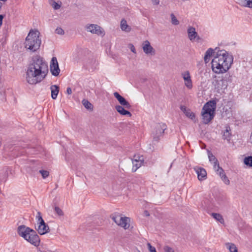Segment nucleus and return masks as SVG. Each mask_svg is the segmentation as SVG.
Wrapping results in <instances>:
<instances>
[{
    "mask_svg": "<svg viewBox=\"0 0 252 252\" xmlns=\"http://www.w3.org/2000/svg\"><path fill=\"white\" fill-rule=\"evenodd\" d=\"M163 250L164 252H174V250L168 246H164Z\"/></svg>",
    "mask_w": 252,
    "mask_h": 252,
    "instance_id": "f704fd0d",
    "label": "nucleus"
},
{
    "mask_svg": "<svg viewBox=\"0 0 252 252\" xmlns=\"http://www.w3.org/2000/svg\"><path fill=\"white\" fill-rule=\"evenodd\" d=\"M18 234L25 240L34 246H38L40 243V239L35 231L24 225L18 226Z\"/></svg>",
    "mask_w": 252,
    "mask_h": 252,
    "instance_id": "7ed1b4c3",
    "label": "nucleus"
},
{
    "mask_svg": "<svg viewBox=\"0 0 252 252\" xmlns=\"http://www.w3.org/2000/svg\"><path fill=\"white\" fill-rule=\"evenodd\" d=\"M129 46L131 51L134 53H136V50L134 46L131 44H129Z\"/></svg>",
    "mask_w": 252,
    "mask_h": 252,
    "instance_id": "58836bf2",
    "label": "nucleus"
},
{
    "mask_svg": "<svg viewBox=\"0 0 252 252\" xmlns=\"http://www.w3.org/2000/svg\"><path fill=\"white\" fill-rule=\"evenodd\" d=\"M250 139L252 141V134H251V137H250Z\"/></svg>",
    "mask_w": 252,
    "mask_h": 252,
    "instance_id": "a18cd8bd",
    "label": "nucleus"
},
{
    "mask_svg": "<svg viewBox=\"0 0 252 252\" xmlns=\"http://www.w3.org/2000/svg\"><path fill=\"white\" fill-rule=\"evenodd\" d=\"M147 246L150 252H157L156 248L153 247L150 243H148Z\"/></svg>",
    "mask_w": 252,
    "mask_h": 252,
    "instance_id": "c9c22d12",
    "label": "nucleus"
},
{
    "mask_svg": "<svg viewBox=\"0 0 252 252\" xmlns=\"http://www.w3.org/2000/svg\"><path fill=\"white\" fill-rule=\"evenodd\" d=\"M49 3L55 10L60 9L61 6V4L56 2L54 0H49Z\"/></svg>",
    "mask_w": 252,
    "mask_h": 252,
    "instance_id": "bb28decb",
    "label": "nucleus"
},
{
    "mask_svg": "<svg viewBox=\"0 0 252 252\" xmlns=\"http://www.w3.org/2000/svg\"><path fill=\"white\" fill-rule=\"evenodd\" d=\"M39 173L44 179L47 178L49 175V172L47 170H39Z\"/></svg>",
    "mask_w": 252,
    "mask_h": 252,
    "instance_id": "72a5a7b5",
    "label": "nucleus"
},
{
    "mask_svg": "<svg viewBox=\"0 0 252 252\" xmlns=\"http://www.w3.org/2000/svg\"><path fill=\"white\" fill-rule=\"evenodd\" d=\"M216 109V101L215 100H211L205 103L201 112L204 124H208L214 118Z\"/></svg>",
    "mask_w": 252,
    "mask_h": 252,
    "instance_id": "39448f33",
    "label": "nucleus"
},
{
    "mask_svg": "<svg viewBox=\"0 0 252 252\" xmlns=\"http://www.w3.org/2000/svg\"><path fill=\"white\" fill-rule=\"evenodd\" d=\"M225 245L230 252H238L237 248L234 244L227 243Z\"/></svg>",
    "mask_w": 252,
    "mask_h": 252,
    "instance_id": "b1692460",
    "label": "nucleus"
},
{
    "mask_svg": "<svg viewBox=\"0 0 252 252\" xmlns=\"http://www.w3.org/2000/svg\"><path fill=\"white\" fill-rule=\"evenodd\" d=\"M85 30L92 34L98 35H104V31L103 29L96 24H87L85 27Z\"/></svg>",
    "mask_w": 252,
    "mask_h": 252,
    "instance_id": "0eeeda50",
    "label": "nucleus"
},
{
    "mask_svg": "<svg viewBox=\"0 0 252 252\" xmlns=\"http://www.w3.org/2000/svg\"><path fill=\"white\" fill-rule=\"evenodd\" d=\"M233 61L232 56L226 51L218 50L211 62L213 71L217 74L226 72L231 67Z\"/></svg>",
    "mask_w": 252,
    "mask_h": 252,
    "instance_id": "f03ea898",
    "label": "nucleus"
},
{
    "mask_svg": "<svg viewBox=\"0 0 252 252\" xmlns=\"http://www.w3.org/2000/svg\"><path fill=\"white\" fill-rule=\"evenodd\" d=\"M48 252H51L50 251H49Z\"/></svg>",
    "mask_w": 252,
    "mask_h": 252,
    "instance_id": "de8ad7c7",
    "label": "nucleus"
},
{
    "mask_svg": "<svg viewBox=\"0 0 252 252\" xmlns=\"http://www.w3.org/2000/svg\"><path fill=\"white\" fill-rule=\"evenodd\" d=\"M50 70L52 75L57 76L60 72L57 59L56 57H53L50 65Z\"/></svg>",
    "mask_w": 252,
    "mask_h": 252,
    "instance_id": "1a4fd4ad",
    "label": "nucleus"
},
{
    "mask_svg": "<svg viewBox=\"0 0 252 252\" xmlns=\"http://www.w3.org/2000/svg\"><path fill=\"white\" fill-rule=\"evenodd\" d=\"M54 211L59 216H63L64 215L63 210L58 206L55 207Z\"/></svg>",
    "mask_w": 252,
    "mask_h": 252,
    "instance_id": "2f4dec72",
    "label": "nucleus"
},
{
    "mask_svg": "<svg viewBox=\"0 0 252 252\" xmlns=\"http://www.w3.org/2000/svg\"><path fill=\"white\" fill-rule=\"evenodd\" d=\"M0 1H3V2H5L7 0H0Z\"/></svg>",
    "mask_w": 252,
    "mask_h": 252,
    "instance_id": "49530a36",
    "label": "nucleus"
},
{
    "mask_svg": "<svg viewBox=\"0 0 252 252\" xmlns=\"http://www.w3.org/2000/svg\"><path fill=\"white\" fill-rule=\"evenodd\" d=\"M211 216L217 221H219L221 224H223L224 223V219L222 216L218 213H212L211 214Z\"/></svg>",
    "mask_w": 252,
    "mask_h": 252,
    "instance_id": "5701e85b",
    "label": "nucleus"
},
{
    "mask_svg": "<svg viewBox=\"0 0 252 252\" xmlns=\"http://www.w3.org/2000/svg\"><path fill=\"white\" fill-rule=\"evenodd\" d=\"M240 4L245 7L252 8V0H239Z\"/></svg>",
    "mask_w": 252,
    "mask_h": 252,
    "instance_id": "393cba45",
    "label": "nucleus"
},
{
    "mask_svg": "<svg viewBox=\"0 0 252 252\" xmlns=\"http://www.w3.org/2000/svg\"><path fill=\"white\" fill-rule=\"evenodd\" d=\"M82 104L87 109L90 110H93V105L88 100L85 99H83L82 100Z\"/></svg>",
    "mask_w": 252,
    "mask_h": 252,
    "instance_id": "a878e982",
    "label": "nucleus"
},
{
    "mask_svg": "<svg viewBox=\"0 0 252 252\" xmlns=\"http://www.w3.org/2000/svg\"><path fill=\"white\" fill-rule=\"evenodd\" d=\"M48 72V66L44 59L39 56H33L26 72V80L30 84H36L42 81Z\"/></svg>",
    "mask_w": 252,
    "mask_h": 252,
    "instance_id": "f257e3e1",
    "label": "nucleus"
},
{
    "mask_svg": "<svg viewBox=\"0 0 252 252\" xmlns=\"http://www.w3.org/2000/svg\"><path fill=\"white\" fill-rule=\"evenodd\" d=\"M143 162L144 158L143 156H134L132 159V171L135 172L142 165Z\"/></svg>",
    "mask_w": 252,
    "mask_h": 252,
    "instance_id": "9b49d317",
    "label": "nucleus"
},
{
    "mask_svg": "<svg viewBox=\"0 0 252 252\" xmlns=\"http://www.w3.org/2000/svg\"><path fill=\"white\" fill-rule=\"evenodd\" d=\"M36 230L40 235H44L49 231L50 228L49 226L44 221L43 223L38 224V227Z\"/></svg>",
    "mask_w": 252,
    "mask_h": 252,
    "instance_id": "dca6fc26",
    "label": "nucleus"
},
{
    "mask_svg": "<svg viewBox=\"0 0 252 252\" xmlns=\"http://www.w3.org/2000/svg\"><path fill=\"white\" fill-rule=\"evenodd\" d=\"M114 96L117 98L119 103L121 104L120 106H123L127 109L130 108L131 105L118 92H115L114 93Z\"/></svg>",
    "mask_w": 252,
    "mask_h": 252,
    "instance_id": "f8f14e48",
    "label": "nucleus"
},
{
    "mask_svg": "<svg viewBox=\"0 0 252 252\" xmlns=\"http://www.w3.org/2000/svg\"><path fill=\"white\" fill-rule=\"evenodd\" d=\"M51 96L53 99H56L59 92V87L57 85H52L50 87Z\"/></svg>",
    "mask_w": 252,
    "mask_h": 252,
    "instance_id": "aec40b11",
    "label": "nucleus"
},
{
    "mask_svg": "<svg viewBox=\"0 0 252 252\" xmlns=\"http://www.w3.org/2000/svg\"><path fill=\"white\" fill-rule=\"evenodd\" d=\"M217 49L216 48L214 50L211 48H209L207 50L204 56V62L205 63H207L210 61V58L213 56L214 57V54L217 53Z\"/></svg>",
    "mask_w": 252,
    "mask_h": 252,
    "instance_id": "f3484780",
    "label": "nucleus"
},
{
    "mask_svg": "<svg viewBox=\"0 0 252 252\" xmlns=\"http://www.w3.org/2000/svg\"><path fill=\"white\" fill-rule=\"evenodd\" d=\"M144 214H145V216H149L150 215L149 213L147 211H145L144 212Z\"/></svg>",
    "mask_w": 252,
    "mask_h": 252,
    "instance_id": "37998d69",
    "label": "nucleus"
},
{
    "mask_svg": "<svg viewBox=\"0 0 252 252\" xmlns=\"http://www.w3.org/2000/svg\"><path fill=\"white\" fill-rule=\"evenodd\" d=\"M167 128L166 125L164 123H158L153 126L152 136L153 141L158 142L162 136L164 130Z\"/></svg>",
    "mask_w": 252,
    "mask_h": 252,
    "instance_id": "423d86ee",
    "label": "nucleus"
},
{
    "mask_svg": "<svg viewBox=\"0 0 252 252\" xmlns=\"http://www.w3.org/2000/svg\"><path fill=\"white\" fill-rule=\"evenodd\" d=\"M171 19V23L174 25H178L179 24V22L178 19L176 18L174 14L172 13L170 15Z\"/></svg>",
    "mask_w": 252,
    "mask_h": 252,
    "instance_id": "c85d7f7f",
    "label": "nucleus"
},
{
    "mask_svg": "<svg viewBox=\"0 0 252 252\" xmlns=\"http://www.w3.org/2000/svg\"><path fill=\"white\" fill-rule=\"evenodd\" d=\"M230 136V133L229 130L227 129H226L223 132V134L222 135V138L224 139H227V140H229Z\"/></svg>",
    "mask_w": 252,
    "mask_h": 252,
    "instance_id": "473e14b6",
    "label": "nucleus"
},
{
    "mask_svg": "<svg viewBox=\"0 0 252 252\" xmlns=\"http://www.w3.org/2000/svg\"><path fill=\"white\" fill-rule=\"evenodd\" d=\"M4 89L3 88L1 83L0 82V97L4 95Z\"/></svg>",
    "mask_w": 252,
    "mask_h": 252,
    "instance_id": "4c0bfd02",
    "label": "nucleus"
},
{
    "mask_svg": "<svg viewBox=\"0 0 252 252\" xmlns=\"http://www.w3.org/2000/svg\"><path fill=\"white\" fill-rule=\"evenodd\" d=\"M244 163L248 166L252 167V157H246L244 159Z\"/></svg>",
    "mask_w": 252,
    "mask_h": 252,
    "instance_id": "cd10ccee",
    "label": "nucleus"
},
{
    "mask_svg": "<svg viewBox=\"0 0 252 252\" xmlns=\"http://www.w3.org/2000/svg\"><path fill=\"white\" fill-rule=\"evenodd\" d=\"M112 220L117 224L124 228L125 229H127L130 226L129 223V219L127 217H122L117 215L113 217Z\"/></svg>",
    "mask_w": 252,
    "mask_h": 252,
    "instance_id": "6e6552de",
    "label": "nucleus"
},
{
    "mask_svg": "<svg viewBox=\"0 0 252 252\" xmlns=\"http://www.w3.org/2000/svg\"><path fill=\"white\" fill-rule=\"evenodd\" d=\"M214 169L215 170L217 173L219 175V176L221 178L222 180L225 184H229L230 182L229 179L226 177L223 169L221 167H220L219 165H218V166H217V168Z\"/></svg>",
    "mask_w": 252,
    "mask_h": 252,
    "instance_id": "2eb2a0df",
    "label": "nucleus"
},
{
    "mask_svg": "<svg viewBox=\"0 0 252 252\" xmlns=\"http://www.w3.org/2000/svg\"><path fill=\"white\" fill-rule=\"evenodd\" d=\"M4 16L2 15H0V27L2 24V20L3 19Z\"/></svg>",
    "mask_w": 252,
    "mask_h": 252,
    "instance_id": "79ce46f5",
    "label": "nucleus"
},
{
    "mask_svg": "<svg viewBox=\"0 0 252 252\" xmlns=\"http://www.w3.org/2000/svg\"><path fill=\"white\" fill-rule=\"evenodd\" d=\"M196 172L197 174L198 179L199 180H204L207 175L206 170L202 168H198L196 170Z\"/></svg>",
    "mask_w": 252,
    "mask_h": 252,
    "instance_id": "6ab92c4d",
    "label": "nucleus"
},
{
    "mask_svg": "<svg viewBox=\"0 0 252 252\" xmlns=\"http://www.w3.org/2000/svg\"><path fill=\"white\" fill-rule=\"evenodd\" d=\"M121 28L122 31L128 32L131 30L130 27L127 24L126 20L122 19L121 22Z\"/></svg>",
    "mask_w": 252,
    "mask_h": 252,
    "instance_id": "4be33fe9",
    "label": "nucleus"
},
{
    "mask_svg": "<svg viewBox=\"0 0 252 252\" xmlns=\"http://www.w3.org/2000/svg\"><path fill=\"white\" fill-rule=\"evenodd\" d=\"M39 34L38 31H30L25 42V47L27 49L34 52L39 49L41 41L39 38Z\"/></svg>",
    "mask_w": 252,
    "mask_h": 252,
    "instance_id": "20e7f679",
    "label": "nucleus"
},
{
    "mask_svg": "<svg viewBox=\"0 0 252 252\" xmlns=\"http://www.w3.org/2000/svg\"><path fill=\"white\" fill-rule=\"evenodd\" d=\"M187 33L188 37L190 41H193L195 39L198 41L200 39V37L195 31V29L193 27H189L188 28Z\"/></svg>",
    "mask_w": 252,
    "mask_h": 252,
    "instance_id": "ddd939ff",
    "label": "nucleus"
},
{
    "mask_svg": "<svg viewBox=\"0 0 252 252\" xmlns=\"http://www.w3.org/2000/svg\"><path fill=\"white\" fill-rule=\"evenodd\" d=\"M181 76L184 79L185 86L189 90L191 89L193 85L189 71L182 72Z\"/></svg>",
    "mask_w": 252,
    "mask_h": 252,
    "instance_id": "9d476101",
    "label": "nucleus"
},
{
    "mask_svg": "<svg viewBox=\"0 0 252 252\" xmlns=\"http://www.w3.org/2000/svg\"><path fill=\"white\" fill-rule=\"evenodd\" d=\"M36 219L37 220V224L40 223H43L44 220L42 218L41 214L40 212H37V215L36 216Z\"/></svg>",
    "mask_w": 252,
    "mask_h": 252,
    "instance_id": "c756f323",
    "label": "nucleus"
},
{
    "mask_svg": "<svg viewBox=\"0 0 252 252\" xmlns=\"http://www.w3.org/2000/svg\"><path fill=\"white\" fill-rule=\"evenodd\" d=\"M208 158L210 161L213 163L214 169H216L218 165H219L218 159L211 152H208Z\"/></svg>",
    "mask_w": 252,
    "mask_h": 252,
    "instance_id": "412c9836",
    "label": "nucleus"
},
{
    "mask_svg": "<svg viewBox=\"0 0 252 252\" xmlns=\"http://www.w3.org/2000/svg\"><path fill=\"white\" fill-rule=\"evenodd\" d=\"M66 93L68 94H70L72 93L71 89L69 87H68L66 89Z\"/></svg>",
    "mask_w": 252,
    "mask_h": 252,
    "instance_id": "a19ab883",
    "label": "nucleus"
},
{
    "mask_svg": "<svg viewBox=\"0 0 252 252\" xmlns=\"http://www.w3.org/2000/svg\"><path fill=\"white\" fill-rule=\"evenodd\" d=\"M180 109L184 113H185L188 110V109H187L186 108V107L185 106H183V105H181L180 106Z\"/></svg>",
    "mask_w": 252,
    "mask_h": 252,
    "instance_id": "ea45409f",
    "label": "nucleus"
},
{
    "mask_svg": "<svg viewBox=\"0 0 252 252\" xmlns=\"http://www.w3.org/2000/svg\"><path fill=\"white\" fill-rule=\"evenodd\" d=\"M115 109L118 112H119L121 115L124 116H128V117L131 116V114L130 112L127 110H126L125 107L123 106L120 105H116L115 106Z\"/></svg>",
    "mask_w": 252,
    "mask_h": 252,
    "instance_id": "a211bd4d",
    "label": "nucleus"
},
{
    "mask_svg": "<svg viewBox=\"0 0 252 252\" xmlns=\"http://www.w3.org/2000/svg\"><path fill=\"white\" fill-rule=\"evenodd\" d=\"M186 115L191 119L192 120H195V114L191 112L188 109V110L185 113Z\"/></svg>",
    "mask_w": 252,
    "mask_h": 252,
    "instance_id": "7c9ffc66",
    "label": "nucleus"
},
{
    "mask_svg": "<svg viewBox=\"0 0 252 252\" xmlns=\"http://www.w3.org/2000/svg\"><path fill=\"white\" fill-rule=\"evenodd\" d=\"M142 48L144 52L147 55H154L155 54V49L148 40L144 41L143 44Z\"/></svg>",
    "mask_w": 252,
    "mask_h": 252,
    "instance_id": "4468645a",
    "label": "nucleus"
},
{
    "mask_svg": "<svg viewBox=\"0 0 252 252\" xmlns=\"http://www.w3.org/2000/svg\"><path fill=\"white\" fill-rule=\"evenodd\" d=\"M56 33L58 34L63 35L64 34V32L61 28H57L56 30Z\"/></svg>",
    "mask_w": 252,
    "mask_h": 252,
    "instance_id": "e433bc0d",
    "label": "nucleus"
},
{
    "mask_svg": "<svg viewBox=\"0 0 252 252\" xmlns=\"http://www.w3.org/2000/svg\"><path fill=\"white\" fill-rule=\"evenodd\" d=\"M155 3H156V4H158L159 3V0H156Z\"/></svg>",
    "mask_w": 252,
    "mask_h": 252,
    "instance_id": "c03bdc74",
    "label": "nucleus"
}]
</instances>
